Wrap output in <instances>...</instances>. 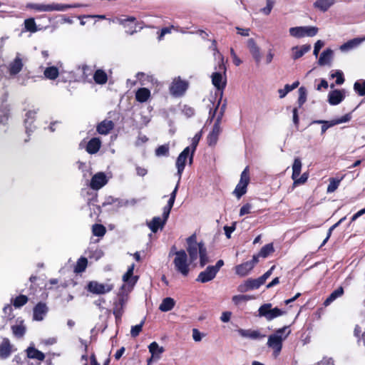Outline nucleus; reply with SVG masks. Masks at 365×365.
I'll use <instances>...</instances> for the list:
<instances>
[{
    "mask_svg": "<svg viewBox=\"0 0 365 365\" xmlns=\"http://www.w3.org/2000/svg\"><path fill=\"white\" fill-rule=\"evenodd\" d=\"M187 88V84L185 81L175 79L170 87V92L173 96L178 97L182 96Z\"/></svg>",
    "mask_w": 365,
    "mask_h": 365,
    "instance_id": "f3484780",
    "label": "nucleus"
},
{
    "mask_svg": "<svg viewBox=\"0 0 365 365\" xmlns=\"http://www.w3.org/2000/svg\"><path fill=\"white\" fill-rule=\"evenodd\" d=\"M291 333L289 327L285 326L282 328L278 329L273 334L268 337L267 346L274 350V355L277 357L282 348V341L285 340Z\"/></svg>",
    "mask_w": 365,
    "mask_h": 365,
    "instance_id": "f03ea898",
    "label": "nucleus"
},
{
    "mask_svg": "<svg viewBox=\"0 0 365 365\" xmlns=\"http://www.w3.org/2000/svg\"><path fill=\"white\" fill-rule=\"evenodd\" d=\"M274 252V247L272 243L267 244L262 247L259 252V256L262 257H267L269 254Z\"/></svg>",
    "mask_w": 365,
    "mask_h": 365,
    "instance_id": "8fccbe9b",
    "label": "nucleus"
},
{
    "mask_svg": "<svg viewBox=\"0 0 365 365\" xmlns=\"http://www.w3.org/2000/svg\"><path fill=\"white\" fill-rule=\"evenodd\" d=\"M11 329L14 336L18 338L22 337L26 332V328L23 324L12 326Z\"/></svg>",
    "mask_w": 365,
    "mask_h": 365,
    "instance_id": "09e8293b",
    "label": "nucleus"
},
{
    "mask_svg": "<svg viewBox=\"0 0 365 365\" xmlns=\"http://www.w3.org/2000/svg\"><path fill=\"white\" fill-rule=\"evenodd\" d=\"M128 292H128V289H126V285L123 284L121 286L120 292L118 294V301L116 302L115 303L119 305H122V306L125 307V305L128 301Z\"/></svg>",
    "mask_w": 365,
    "mask_h": 365,
    "instance_id": "79ce46f5",
    "label": "nucleus"
},
{
    "mask_svg": "<svg viewBox=\"0 0 365 365\" xmlns=\"http://www.w3.org/2000/svg\"><path fill=\"white\" fill-rule=\"evenodd\" d=\"M117 21L123 27L128 28V30H126L128 34L132 35L136 32L135 26H133V24L135 21V17L130 16L126 19H118Z\"/></svg>",
    "mask_w": 365,
    "mask_h": 365,
    "instance_id": "393cba45",
    "label": "nucleus"
},
{
    "mask_svg": "<svg viewBox=\"0 0 365 365\" xmlns=\"http://www.w3.org/2000/svg\"><path fill=\"white\" fill-rule=\"evenodd\" d=\"M324 43L322 40H318L315 43L314 48V51H313V54L315 56H318L320 49L324 46Z\"/></svg>",
    "mask_w": 365,
    "mask_h": 365,
    "instance_id": "338daca9",
    "label": "nucleus"
},
{
    "mask_svg": "<svg viewBox=\"0 0 365 365\" xmlns=\"http://www.w3.org/2000/svg\"><path fill=\"white\" fill-rule=\"evenodd\" d=\"M48 311V308L45 303H38L34 308V319L36 321H42Z\"/></svg>",
    "mask_w": 365,
    "mask_h": 365,
    "instance_id": "412c9836",
    "label": "nucleus"
},
{
    "mask_svg": "<svg viewBox=\"0 0 365 365\" xmlns=\"http://www.w3.org/2000/svg\"><path fill=\"white\" fill-rule=\"evenodd\" d=\"M169 154V145L168 144L160 145L155 150V155L158 157L168 156Z\"/></svg>",
    "mask_w": 365,
    "mask_h": 365,
    "instance_id": "5fc2aeb1",
    "label": "nucleus"
},
{
    "mask_svg": "<svg viewBox=\"0 0 365 365\" xmlns=\"http://www.w3.org/2000/svg\"><path fill=\"white\" fill-rule=\"evenodd\" d=\"M364 40H365V38H353V39L349 40L347 42L343 43L341 46H340L339 49L342 52H348V51L352 50L353 48H356Z\"/></svg>",
    "mask_w": 365,
    "mask_h": 365,
    "instance_id": "bb28decb",
    "label": "nucleus"
},
{
    "mask_svg": "<svg viewBox=\"0 0 365 365\" xmlns=\"http://www.w3.org/2000/svg\"><path fill=\"white\" fill-rule=\"evenodd\" d=\"M168 220L160 217H154L151 221L147 222L148 227L153 233H156L159 229L162 230Z\"/></svg>",
    "mask_w": 365,
    "mask_h": 365,
    "instance_id": "5701e85b",
    "label": "nucleus"
},
{
    "mask_svg": "<svg viewBox=\"0 0 365 365\" xmlns=\"http://www.w3.org/2000/svg\"><path fill=\"white\" fill-rule=\"evenodd\" d=\"M351 116L350 114H346L339 118L334 119V120H331L329 121L323 120H313L311 123V124H322V126L321 128V134L323 135L329 128H331L332 126H334L336 125L341 124L343 123H346L351 120Z\"/></svg>",
    "mask_w": 365,
    "mask_h": 365,
    "instance_id": "9d476101",
    "label": "nucleus"
},
{
    "mask_svg": "<svg viewBox=\"0 0 365 365\" xmlns=\"http://www.w3.org/2000/svg\"><path fill=\"white\" fill-rule=\"evenodd\" d=\"M344 91L335 89L331 91L328 96V101L332 106L339 104L344 98Z\"/></svg>",
    "mask_w": 365,
    "mask_h": 365,
    "instance_id": "4be33fe9",
    "label": "nucleus"
},
{
    "mask_svg": "<svg viewBox=\"0 0 365 365\" xmlns=\"http://www.w3.org/2000/svg\"><path fill=\"white\" fill-rule=\"evenodd\" d=\"M92 232L93 235L97 237H103L106 232V227L100 224H95L92 227Z\"/></svg>",
    "mask_w": 365,
    "mask_h": 365,
    "instance_id": "de8ad7c7",
    "label": "nucleus"
},
{
    "mask_svg": "<svg viewBox=\"0 0 365 365\" xmlns=\"http://www.w3.org/2000/svg\"><path fill=\"white\" fill-rule=\"evenodd\" d=\"M190 153H191L190 148L188 146V147H186L180 153V155L177 158L175 165H176V168H177V170H178L177 175L179 178V180H180V179H181V176H182V172H183V170L185 169V163H186L187 158L188 157L190 158Z\"/></svg>",
    "mask_w": 365,
    "mask_h": 365,
    "instance_id": "ddd939ff",
    "label": "nucleus"
},
{
    "mask_svg": "<svg viewBox=\"0 0 365 365\" xmlns=\"http://www.w3.org/2000/svg\"><path fill=\"white\" fill-rule=\"evenodd\" d=\"M150 96V91L146 88H139L135 93V98L138 102L144 103L148 100Z\"/></svg>",
    "mask_w": 365,
    "mask_h": 365,
    "instance_id": "4c0bfd02",
    "label": "nucleus"
},
{
    "mask_svg": "<svg viewBox=\"0 0 365 365\" xmlns=\"http://www.w3.org/2000/svg\"><path fill=\"white\" fill-rule=\"evenodd\" d=\"M114 128V123L110 120H104L96 126L97 132L101 135H107Z\"/></svg>",
    "mask_w": 365,
    "mask_h": 365,
    "instance_id": "b1692460",
    "label": "nucleus"
},
{
    "mask_svg": "<svg viewBox=\"0 0 365 365\" xmlns=\"http://www.w3.org/2000/svg\"><path fill=\"white\" fill-rule=\"evenodd\" d=\"M274 5V0H266V6L261 9L260 11L264 14V15H269Z\"/></svg>",
    "mask_w": 365,
    "mask_h": 365,
    "instance_id": "bf43d9fd",
    "label": "nucleus"
},
{
    "mask_svg": "<svg viewBox=\"0 0 365 365\" xmlns=\"http://www.w3.org/2000/svg\"><path fill=\"white\" fill-rule=\"evenodd\" d=\"M123 308L124 307L122 305H119L116 303H114V307H113V314L115 315L116 322H118L120 320L121 317L123 313Z\"/></svg>",
    "mask_w": 365,
    "mask_h": 365,
    "instance_id": "13d9d810",
    "label": "nucleus"
},
{
    "mask_svg": "<svg viewBox=\"0 0 365 365\" xmlns=\"http://www.w3.org/2000/svg\"><path fill=\"white\" fill-rule=\"evenodd\" d=\"M27 61L26 57L20 53H16L13 61L9 63L7 70L11 76H15L23 69V67Z\"/></svg>",
    "mask_w": 365,
    "mask_h": 365,
    "instance_id": "423d86ee",
    "label": "nucleus"
},
{
    "mask_svg": "<svg viewBox=\"0 0 365 365\" xmlns=\"http://www.w3.org/2000/svg\"><path fill=\"white\" fill-rule=\"evenodd\" d=\"M302 169V162L299 158H296L294 160V163L292 165V178L295 179L298 178L300 175Z\"/></svg>",
    "mask_w": 365,
    "mask_h": 365,
    "instance_id": "37998d69",
    "label": "nucleus"
},
{
    "mask_svg": "<svg viewBox=\"0 0 365 365\" xmlns=\"http://www.w3.org/2000/svg\"><path fill=\"white\" fill-rule=\"evenodd\" d=\"M220 68L224 70L225 76H223L221 72H214L211 75V78L213 86L217 88V91H221L222 93V91L226 86L227 83L225 76V67L224 66L222 62L221 64H220Z\"/></svg>",
    "mask_w": 365,
    "mask_h": 365,
    "instance_id": "9b49d317",
    "label": "nucleus"
},
{
    "mask_svg": "<svg viewBox=\"0 0 365 365\" xmlns=\"http://www.w3.org/2000/svg\"><path fill=\"white\" fill-rule=\"evenodd\" d=\"M148 349L152 355V358H155V359H159L160 358V355L164 351V348L163 346H160L155 341L152 342L148 346Z\"/></svg>",
    "mask_w": 365,
    "mask_h": 365,
    "instance_id": "72a5a7b5",
    "label": "nucleus"
},
{
    "mask_svg": "<svg viewBox=\"0 0 365 365\" xmlns=\"http://www.w3.org/2000/svg\"><path fill=\"white\" fill-rule=\"evenodd\" d=\"M292 91L291 88H289V84H286L284 87V88H281L278 90V93L279 94V98H284L288 93Z\"/></svg>",
    "mask_w": 365,
    "mask_h": 365,
    "instance_id": "774afa93",
    "label": "nucleus"
},
{
    "mask_svg": "<svg viewBox=\"0 0 365 365\" xmlns=\"http://www.w3.org/2000/svg\"><path fill=\"white\" fill-rule=\"evenodd\" d=\"M264 283L259 277L257 279H249L243 284L239 286L238 290L241 292L258 289Z\"/></svg>",
    "mask_w": 365,
    "mask_h": 365,
    "instance_id": "a211bd4d",
    "label": "nucleus"
},
{
    "mask_svg": "<svg viewBox=\"0 0 365 365\" xmlns=\"http://www.w3.org/2000/svg\"><path fill=\"white\" fill-rule=\"evenodd\" d=\"M202 137V130L199 131L198 133H197L195 136L192 138V143H191V146L190 147V164H192V160H193V156H194V153L196 150V148L198 145V143Z\"/></svg>",
    "mask_w": 365,
    "mask_h": 365,
    "instance_id": "a19ab883",
    "label": "nucleus"
},
{
    "mask_svg": "<svg viewBox=\"0 0 365 365\" xmlns=\"http://www.w3.org/2000/svg\"><path fill=\"white\" fill-rule=\"evenodd\" d=\"M331 78H336V83L337 85H341L344 82V78L343 76V72L341 71H336L334 73L331 75Z\"/></svg>",
    "mask_w": 365,
    "mask_h": 365,
    "instance_id": "052dcab7",
    "label": "nucleus"
},
{
    "mask_svg": "<svg viewBox=\"0 0 365 365\" xmlns=\"http://www.w3.org/2000/svg\"><path fill=\"white\" fill-rule=\"evenodd\" d=\"M11 345L7 338H4L0 344V358L7 359L11 354Z\"/></svg>",
    "mask_w": 365,
    "mask_h": 365,
    "instance_id": "cd10ccee",
    "label": "nucleus"
},
{
    "mask_svg": "<svg viewBox=\"0 0 365 365\" xmlns=\"http://www.w3.org/2000/svg\"><path fill=\"white\" fill-rule=\"evenodd\" d=\"M114 287L113 284H102L96 281L90 282L88 284V290L93 294H103L110 292Z\"/></svg>",
    "mask_w": 365,
    "mask_h": 365,
    "instance_id": "f8f14e48",
    "label": "nucleus"
},
{
    "mask_svg": "<svg viewBox=\"0 0 365 365\" xmlns=\"http://www.w3.org/2000/svg\"><path fill=\"white\" fill-rule=\"evenodd\" d=\"M247 47L256 63L259 65L262 59V55L259 47L257 45L253 38H249L247 40Z\"/></svg>",
    "mask_w": 365,
    "mask_h": 365,
    "instance_id": "6ab92c4d",
    "label": "nucleus"
},
{
    "mask_svg": "<svg viewBox=\"0 0 365 365\" xmlns=\"http://www.w3.org/2000/svg\"><path fill=\"white\" fill-rule=\"evenodd\" d=\"M175 304V300L171 297H166L163 299L161 304L159 306V309L161 312H169L172 310Z\"/></svg>",
    "mask_w": 365,
    "mask_h": 365,
    "instance_id": "e433bc0d",
    "label": "nucleus"
},
{
    "mask_svg": "<svg viewBox=\"0 0 365 365\" xmlns=\"http://www.w3.org/2000/svg\"><path fill=\"white\" fill-rule=\"evenodd\" d=\"M79 70H81L82 77L85 79L87 78L91 74V69L87 65H82L78 67Z\"/></svg>",
    "mask_w": 365,
    "mask_h": 365,
    "instance_id": "e2e57ef3",
    "label": "nucleus"
},
{
    "mask_svg": "<svg viewBox=\"0 0 365 365\" xmlns=\"http://www.w3.org/2000/svg\"><path fill=\"white\" fill-rule=\"evenodd\" d=\"M251 299L252 297L248 295H235L232 297V302L235 304H238L242 301H247Z\"/></svg>",
    "mask_w": 365,
    "mask_h": 365,
    "instance_id": "680f3d73",
    "label": "nucleus"
},
{
    "mask_svg": "<svg viewBox=\"0 0 365 365\" xmlns=\"http://www.w3.org/2000/svg\"><path fill=\"white\" fill-rule=\"evenodd\" d=\"M333 58V51L330 48L324 50L318 61L319 66L330 65Z\"/></svg>",
    "mask_w": 365,
    "mask_h": 365,
    "instance_id": "c756f323",
    "label": "nucleus"
},
{
    "mask_svg": "<svg viewBox=\"0 0 365 365\" xmlns=\"http://www.w3.org/2000/svg\"><path fill=\"white\" fill-rule=\"evenodd\" d=\"M27 356L30 359H37L38 361H43L45 358V355L43 352L38 351L34 347H29L26 349Z\"/></svg>",
    "mask_w": 365,
    "mask_h": 365,
    "instance_id": "ea45409f",
    "label": "nucleus"
},
{
    "mask_svg": "<svg viewBox=\"0 0 365 365\" xmlns=\"http://www.w3.org/2000/svg\"><path fill=\"white\" fill-rule=\"evenodd\" d=\"M175 200V199L170 197L167 205H165L163 207V217L165 218V220H168L169 217V215H170L171 209L174 205Z\"/></svg>",
    "mask_w": 365,
    "mask_h": 365,
    "instance_id": "603ef678",
    "label": "nucleus"
},
{
    "mask_svg": "<svg viewBox=\"0 0 365 365\" xmlns=\"http://www.w3.org/2000/svg\"><path fill=\"white\" fill-rule=\"evenodd\" d=\"M145 319H143L139 324L135 326H133L130 329V335L132 337H136L139 335L140 331H142L143 326L145 323Z\"/></svg>",
    "mask_w": 365,
    "mask_h": 365,
    "instance_id": "4d7b16f0",
    "label": "nucleus"
},
{
    "mask_svg": "<svg viewBox=\"0 0 365 365\" xmlns=\"http://www.w3.org/2000/svg\"><path fill=\"white\" fill-rule=\"evenodd\" d=\"M354 90L358 95L362 96L365 95V80H359L354 83Z\"/></svg>",
    "mask_w": 365,
    "mask_h": 365,
    "instance_id": "a18cd8bd",
    "label": "nucleus"
},
{
    "mask_svg": "<svg viewBox=\"0 0 365 365\" xmlns=\"http://www.w3.org/2000/svg\"><path fill=\"white\" fill-rule=\"evenodd\" d=\"M173 264L175 270L183 277H187L190 272V262L185 250H180L175 252Z\"/></svg>",
    "mask_w": 365,
    "mask_h": 365,
    "instance_id": "20e7f679",
    "label": "nucleus"
},
{
    "mask_svg": "<svg viewBox=\"0 0 365 365\" xmlns=\"http://www.w3.org/2000/svg\"><path fill=\"white\" fill-rule=\"evenodd\" d=\"M222 112L223 111L220 112L213 125L212 131L208 135L207 143L210 146L215 145L217 143L218 136L221 131L220 123L222 115Z\"/></svg>",
    "mask_w": 365,
    "mask_h": 365,
    "instance_id": "dca6fc26",
    "label": "nucleus"
},
{
    "mask_svg": "<svg viewBox=\"0 0 365 365\" xmlns=\"http://www.w3.org/2000/svg\"><path fill=\"white\" fill-rule=\"evenodd\" d=\"M36 111L29 110L25 115L24 125L26 128V133L29 136L34 130L35 126L33 123L35 120Z\"/></svg>",
    "mask_w": 365,
    "mask_h": 365,
    "instance_id": "aec40b11",
    "label": "nucleus"
},
{
    "mask_svg": "<svg viewBox=\"0 0 365 365\" xmlns=\"http://www.w3.org/2000/svg\"><path fill=\"white\" fill-rule=\"evenodd\" d=\"M318 28L316 26H296L289 29V34L295 38L304 36L312 37L317 35Z\"/></svg>",
    "mask_w": 365,
    "mask_h": 365,
    "instance_id": "6e6552de",
    "label": "nucleus"
},
{
    "mask_svg": "<svg viewBox=\"0 0 365 365\" xmlns=\"http://www.w3.org/2000/svg\"><path fill=\"white\" fill-rule=\"evenodd\" d=\"M25 28L27 31L30 32H36L37 31L36 22L34 21V19L30 18L28 19H26L24 21Z\"/></svg>",
    "mask_w": 365,
    "mask_h": 365,
    "instance_id": "864d4df0",
    "label": "nucleus"
},
{
    "mask_svg": "<svg viewBox=\"0 0 365 365\" xmlns=\"http://www.w3.org/2000/svg\"><path fill=\"white\" fill-rule=\"evenodd\" d=\"M93 80L97 84H106L108 81V75L103 70L97 69L93 74Z\"/></svg>",
    "mask_w": 365,
    "mask_h": 365,
    "instance_id": "f704fd0d",
    "label": "nucleus"
},
{
    "mask_svg": "<svg viewBox=\"0 0 365 365\" xmlns=\"http://www.w3.org/2000/svg\"><path fill=\"white\" fill-rule=\"evenodd\" d=\"M134 267L135 264H132L123 276V281L124 282L123 284L126 285L128 292H130L133 289V286L135 284L138 279L137 276H133Z\"/></svg>",
    "mask_w": 365,
    "mask_h": 365,
    "instance_id": "2eb2a0df",
    "label": "nucleus"
},
{
    "mask_svg": "<svg viewBox=\"0 0 365 365\" xmlns=\"http://www.w3.org/2000/svg\"><path fill=\"white\" fill-rule=\"evenodd\" d=\"M224 265V261L220 259L215 265L208 266L204 271L200 272L196 281L201 283H206L212 281L220 271V268Z\"/></svg>",
    "mask_w": 365,
    "mask_h": 365,
    "instance_id": "39448f33",
    "label": "nucleus"
},
{
    "mask_svg": "<svg viewBox=\"0 0 365 365\" xmlns=\"http://www.w3.org/2000/svg\"><path fill=\"white\" fill-rule=\"evenodd\" d=\"M29 299L26 295L21 294L12 300L13 305L15 308H20L28 302Z\"/></svg>",
    "mask_w": 365,
    "mask_h": 365,
    "instance_id": "49530a36",
    "label": "nucleus"
},
{
    "mask_svg": "<svg viewBox=\"0 0 365 365\" xmlns=\"http://www.w3.org/2000/svg\"><path fill=\"white\" fill-rule=\"evenodd\" d=\"M343 294H344V289L342 287H339V288H337L336 289H335L330 294V295L324 301V305L325 307L329 306L331 303H332L337 298L342 296Z\"/></svg>",
    "mask_w": 365,
    "mask_h": 365,
    "instance_id": "c9c22d12",
    "label": "nucleus"
},
{
    "mask_svg": "<svg viewBox=\"0 0 365 365\" xmlns=\"http://www.w3.org/2000/svg\"><path fill=\"white\" fill-rule=\"evenodd\" d=\"M101 146V140L98 138H93L87 144L86 151L90 154H95L100 150Z\"/></svg>",
    "mask_w": 365,
    "mask_h": 365,
    "instance_id": "7c9ffc66",
    "label": "nucleus"
},
{
    "mask_svg": "<svg viewBox=\"0 0 365 365\" xmlns=\"http://www.w3.org/2000/svg\"><path fill=\"white\" fill-rule=\"evenodd\" d=\"M311 49V45L309 44H304L301 46H294L292 48V58L296 60L299 58H301L302 56H304L306 53L309 51Z\"/></svg>",
    "mask_w": 365,
    "mask_h": 365,
    "instance_id": "c85d7f7f",
    "label": "nucleus"
},
{
    "mask_svg": "<svg viewBox=\"0 0 365 365\" xmlns=\"http://www.w3.org/2000/svg\"><path fill=\"white\" fill-rule=\"evenodd\" d=\"M308 179V174L307 173H303L300 177L292 179L294 180V185H301L307 182Z\"/></svg>",
    "mask_w": 365,
    "mask_h": 365,
    "instance_id": "69168bd1",
    "label": "nucleus"
},
{
    "mask_svg": "<svg viewBox=\"0 0 365 365\" xmlns=\"http://www.w3.org/2000/svg\"><path fill=\"white\" fill-rule=\"evenodd\" d=\"M81 6H83V5L80 4H65L56 3L48 4L30 3L26 5L28 9H34L40 12L65 11L68 9L78 8Z\"/></svg>",
    "mask_w": 365,
    "mask_h": 365,
    "instance_id": "7ed1b4c3",
    "label": "nucleus"
},
{
    "mask_svg": "<svg viewBox=\"0 0 365 365\" xmlns=\"http://www.w3.org/2000/svg\"><path fill=\"white\" fill-rule=\"evenodd\" d=\"M341 180L336 178H330L327 192L328 193L334 192L339 186Z\"/></svg>",
    "mask_w": 365,
    "mask_h": 365,
    "instance_id": "3c124183",
    "label": "nucleus"
},
{
    "mask_svg": "<svg viewBox=\"0 0 365 365\" xmlns=\"http://www.w3.org/2000/svg\"><path fill=\"white\" fill-rule=\"evenodd\" d=\"M43 75L47 79L55 80L59 75L58 68L56 66H48L45 68Z\"/></svg>",
    "mask_w": 365,
    "mask_h": 365,
    "instance_id": "58836bf2",
    "label": "nucleus"
},
{
    "mask_svg": "<svg viewBox=\"0 0 365 365\" xmlns=\"http://www.w3.org/2000/svg\"><path fill=\"white\" fill-rule=\"evenodd\" d=\"M108 179L103 172L96 173L91 178L89 186L92 190H98L108 183Z\"/></svg>",
    "mask_w": 365,
    "mask_h": 365,
    "instance_id": "4468645a",
    "label": "nucleus"
},
{
    "mask_svg": "<svg viewBox=\"0 0 365 365\" xmlns=\"http://www.w3.org/2000/svg\"><path fill=\"white\" fill-rule=\"evenodd\" d=\"M299 98H298V104L299 107H302V105L307 101V90L304 87H300L299 88Z\"/></svg>",
    "mask_w": 365,
    "mask_h": 365,
    "instance_id": "6e6d98bb",
    "label": "nucleus"
},
{
    "mask_svg": "<svg viewBox=\"0 0 365 365\" xmlns=\"http://www.w3.org/2000/svg\"><path fill=\"white\" fill-rule=\"evenodd\" d=\"M253 269L252 263L248 261L240 264L235 267V272L237 274L245 277Z\"/></svg>",
    "mask_w": 365,
    "mask_h": 365,
    "instance_id": "473e14b6",
    "label": "nucleus"
},
{
    "mask_svg": "<svg viewBox=\"0 0 365 365\" xmlns=\"http://www.w3.org/2000/svg\"><path fill=\"white\" fill-rule=\"evenodd\" d=\"M187 244L190 262H195L199 257L200 267H205L210 262L205 244L202 242H197L195 235L187 239Z\"/></svg>",
    "mask_w": 365,
    "mask_h": 365,
    "instance_id": "f257e3e1",
    "label": "nucleus"
},
{
    "mask_svg": "<svg viewBox=\"0 0 365 365\" xmlns=\"http://www.w3.org/2000/svg\"><path fill=\"white\" fill-rule=\"evenodd\" d=\"M87 264L88 259L86 257H81L79 258L74 269L75 272L81 273L83 272L87 267Z\"/></svg>",
    "mask_w": 365,
    "mask_h": 365,
    "instance_id": "c03bdc74",
    "label": "nucleus"
},
{
    "mask_svg": "<svg viewBox=\"0 0 365 365\" xmlns=\"http://www.w3.org/2000/svg\"><path fill=\"white\" fill-rule=\"evenodd\" d=\"M236 224H237V222H234L232 223V226L226 225L224 227L225 234L227 238L230 239L231 237V234L235 230Z\"/></svg>",
    "mask_w": 365,
    "mask_h": 365,
    "instance_id": "0e129e2a",
    "label": "nucleus"
},
{
    "mask_svg": "<svg viewBox=\"0 0 365 365\" xmlns=\"http://www.w3.org/2000/svg\"><path fill=\"white\" fill-rule=\"evenodd\" d=\"M336 0H316L313 6L315 9L326 12L328 9L334 4Z\"/></svg>",
    "mask_w": 365,
    "mask_h": 365,
    "instance_id": "2f4dec72",
    "label": "nucleus"
},
{
    "mask_svg": "<svg viewBox=\"0 0 365 365\" xmlns=\"http://www.w3.org/2000/svg\"><path fill=\"white\" fill-rule=\"evenodd\" d=\"M237 332L241 336L251 339H258L265 337V335L262 334L258 330L239 329Z\"/></svg>",
    "mask_w": 365,
    "mask_h": 365,
    "instance_id": "a878e982",
    "label": "nucleus"
},
{
    "mask_svg": "<svg viewBox=\"0 0 365 365\" xmlns=\"http://www.w3.org/2000/svg\"><path fill=\"white\" fill-rule=\"evenodd\" d=\"M250 182L249 168L246 167L240 175V180L237 183L233 194L240 199L247 192V187Z\"/></svg>",
    "mask_w": 365,
    "mask_h": 365,
    "instance_id": "0eeeda50",
    "label": "nucleus"
},
{
    "mask_svg": "<svg viewBox=\"0 0 365 365\" xmlns=\"http://www.w3.org/2000/svg\"><path fill=\"white\" fill-rule=\"evenodd\" d=\"M259 316L264 317L267 320L271 321L276 317L284 314V312L280 309L275 307L272 308V304L269 303L262 305L259 309Z\"/></svg>",
    "mask_w": 365,
    "mask_h": 365,
    "instance_id": "1a4fd4ad",
    "label": "nucleus"
}]
</instances>
